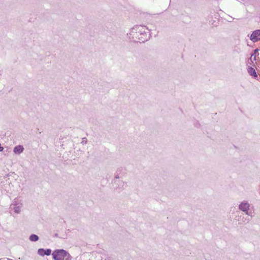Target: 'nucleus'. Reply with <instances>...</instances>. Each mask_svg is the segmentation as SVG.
I'll list each match as a JSON object with an SVG mask.
<instances>
[{"mask_svg":"<svg viewBox=\"0 0 260 260\" xmlns=\"http://www.w3.org/2000/svg\"><path fill=\"white\" fill-rule=\"evenodd\" d=\"M127 35L129 39L134 42L144 43L150 38L148 28L143 25L135 26Z\"/></svg>","mask_w":260,"mask_h":260,"instance_id":"nucleus-1","label":"nucleus"},{"mask_svg":"<svg viewBox=\"0 0 260 260\" xmlns=\"http://www.w3.org/2000/svg\"><path fill=\"white\" fill-rule=\"evenodd\" d=\"M53 259L54 260H73L71 254L64 249H56L52 253Z\"/></svg>","mask_w":260,"mask_h":260,"instance_id":"nucleus-2","label":"nucleus"},{"mask_svg":"<svg viewBox=\"0 0 260 260\" xmlns=\"http://www.w3.org/2000/svg\"><path fill=\"white\" fill-rule=\"evenodd\" d=\"M250 204L247 201L242 202L239 205V209L244 212L246 215L252 216L251 213L248 212L250 209Z\"/></svg>","mask_w":260,"mask_h":260,"instance_id":"nucleus-3","label":"nucleus"},{"mask_svg":"<svg viewBox=\"0 0 260 260\" xmlns=\"http://www.w3.org/2000/svg\"><path fill=\"white\" fill-rule=\"evenodd\" d=\"M22 207V204L18 203L17 201H14L10 207V210H14L16 214H19L21 212Z\"/></svg>","mask_w":260,"mask_h":260,"instance_id":"nucleus-4","label":"nucleus"},{"mask_svg":"<svg viewBox=\"0 0 260 260\" xmlns=\"http://www.w3.org/2000/svg\"><path fill=\"white\" fill-rule=\"evenodd\" d=\"M250 39L253 42H256L260 40V29L253 31L250 37Z\"/></svg>","mask_w":260,"mask_h":260,"instance_id":"nucleus-5","label":"nucleus"},{"mask_svg":"<svg viewBox=\"0 0 260 260\" xmlns=\"http://www.w3.org/2000/svg\"><path fill=\"white\" fill-rule=\"evenodd\" d=\"M38 253L41 256L50 255L51 253V250L50 249H44L43 248H40L38 250Z\"/></svg>","mask_w":260,"mask_h":260,"instance_id":"nucleus-6","label":"nucleus"},{"mask_svg":"<svg viewBox=\"0 0 260 260\" xmlns=\"http://www.w3.org/2000/svg\"><path fill=\"white\" fill-rule=\"evenodd\" d=\"M24 147L22 145H19L14 148L13 152L15 154H20L24 151Z\"/></svg>","mask_w":260,"mask_h":260,"instance_id":"nucleus-7","label":"nucleus"},{"mask_svg":"<svg viewBox=\"0 0 260 260\" xmlns=\"http://www.w3.org/2000/svg\"><path fill=\"white\" fill-rule=\"evenodd\" d=\"M248 73L249 75L254 77H257L255 70L252 67H249L248 69Z\"/></svg>","mask_w":260,"mask_h":260,"instance_id":"nucleus-8","label":"nucleus"},{"mask_svg":"<svg viewBox=\"0 0 260 260\" xmlns=\"http://www.w3.org/2000/svg\"><path fill=\"white\" fill-rule=\"evenodd\" d=\"M29 239L31 241L36 242L39 240V237L35 234H32L29 236Z\"/></svg>","mask_w":260,"mask_h":260,"instance_id":"nucleus-9","label":"nucleus"},{"mask_svg":"<svg viewBox=\"0 0 260 260\" xmlns=\"http://www.w3.org/2000/svg\"><path fill=\"white\" fill-rule=\"evenodd\" d=\"M258 49H255V50H254V53H253V54H252L251 55V58H251V59H252V58L253 56H254V57H253V59H254V60H256V55L257 54H258Z\"/></svg>","mask_w":260,"mask_h":260,"instance_id":"nucleus-10","label":"nucleus"},{"mask_svg":"<svg viewBox=\"0 0 260 260\" xmlns=\"http://www.w3.org/2000/svg\"><path fill=\"white\" fill-rule=\"evenodd\" d=\"M87 142V140L86 138H83L81 144L82 145L86 144Z\"/></svg>","mask_w":260,"mask_h":260,"instance_id":"nucleus-11","label":"nucleus"},{"mask_svg":"<svg viewBox=\"0 0 260 260\" xmlns=\"http://www.w3.org/2000/svg\"><path fill=\"white\" fill-rule=\"evenodd\" d=\"M244 219V217L243 216L242 217V222H245L246 221H247V222H248L249 221V219Z\"/></svg>","mask_w":260,"mask_h":260,"instance_id":"nucleus-12","label":"nucleus"},{"mask_svg":"<svg viewBox=\"0 0 260 260\" xmlns=\"http://www.w3.org/2000/svg\"><path fill=\"white\" fill-rule=\"evenodd\" d=\"M229 17H230V18H229V19L228 20V21H230V22L232 21V20L234 19V18H232V17H231V16H230Z\"/></svg>","mask_w":260,"mask_h":260,"instance_id":"nucleus-13","label":"nucleus"},{"mask_svg":"<svg viewBox=\"0 0 260 260\" xmlns=\"http://www.w3.org/2000/svg\"><path fill=\"white\" fill-rule=\"evenodd\" d=\"M119 178V177L118 175H115V178H117L118 179Z\"/></svg>","mask_w":260,"mask_h":260,"instance_id":"nucleus-14","label":"nucleus"},{"mask_svg":"<svg viewBox=\"0 0 260 260\" xmlns=\"http://www.w3.org/2000/svg\"><path fill=\"white\" fill-rule=\"evenodd\" d=\"M55 237H58V234H55V235H54Z\"/></svg>","mask_w":260,"mask_h":260,"instance_id":"nucleus-15","label":"nucleus"}]
</instances>
